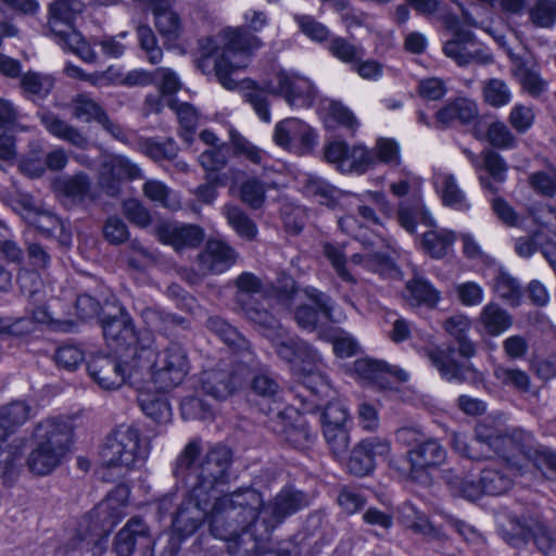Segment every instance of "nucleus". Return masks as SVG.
Returning <instances> with one entry per match:
<instances>
[{"instance_id": "4c0bfd02", "label": "nucleus", "mask_w": 556, "mask_h": 556, "mask_svg": "<svg viewBox=\"0 0 556 556\" xmlns=\"http://www.w3.org/2000/svg\"><path fill=\"white\" fill-rule=\"evenodd\" d=\"M142 191L146 198L163 207L169 210L180 207V201L176 193L161 180H147L142 186Z\"/></svg>"}, {"instance_id": "4be33fe9", "label": "nucleus", "mask_w": 556, "mask_h": 556, "mask_svg": "<svg viewBox=\"0 0 556 556\" xmlns=\"http://www.w3.org/2000/svg\"><path fill=\"white\" fill-rule=\"evenodd\" d=\"M142 177L139 166L128 157L114 155L105 161L100 174V184L110 195H115L119 190V181L123 179H138Z\"/></svg>"}, {"instance_id": "bf43d9fd", "label": "nucleus", "mask_w": 556, "mask_h": 556, "mask_svg": "<svg viewBox=\"0 0 556 556\" xmlns=\"http://www.w3.org/2000/svg\"><path fill=\"white\" fill-rule=\"evenodd\" d=\"M294 21L301 31L314 41H325L330 36L329 28L311 15H295Z\"/></svg>"}, {"instance_id": "680f3d73", "label": "nucleus", "mask_w": 556, "mask_h": 556, "mask_svg": "<svg viewBox=\"0 0 556 556\" xmlns=\"http://www.w3.org/2000/svg\"><path fill=\"white\" fill-rule=\"evenodd\" d=\"M323 251L324 255L331 263L338 276L346 282L354 283L355 278L349 273V270L345 267L346 258L342 251V248L334 245L332 243H325Z\"/></svg>"}, {"instance_id": "e433bc0d", "label": "nucleus", "mask_w": 556, "mask_h": 556, "mask_svg": "<svg viewBox=\"0 0 556 556\" xmlns=\"http://www.w3.org/2000/svg\"><path fill=\"white\" fill-rule=\"evenodd\" d=\"M506 428L498 418L485 417L476 426V440L494 452L495 448L502 447L501 438Z\"/></svg>"}, {"instance_id": "a211bd4d", "label": "nucleus", "mask_w": 556, "mask_h": 556, "mask_svg": "<svg viewBox=\"0 0 556 556\" xmlns=\"http://www.w3.org/2000/svg\"><path fill=\"white\" fill-rule=\"evenodd\" d=\"M244 380L242 365L236 370L217 367L206 369L200 377V389L215 400H226Z\"/></svg>"}, {"instance_id": "9d476101", "label": "nucleus", "mask_w": 556, "mask_h": 556, "mask_svg": "<svg viewBox=\"0 0 556 556\" xmlns=\"http://www.w3.org/2000/svg\"><path fill=\"white\" fill-rule=\"evenodd\" d=\"M236 286V300L247 318L258 325L262 333L270 327H276L278 320L268 311L267 292L263 281L254 274L244 271L237 277Z\"/></svg>"}, {"instance_id": "1a4fd4ad", "label": "nucleus", "mask_w": 556, "mask_h": 556, "mask_svg": "<svg viewBox=\"0 0 556 556\" xmlns=\"http://www.w3.org/2000/svg\"><path fill=\"white\" fill-rule=\"evenodd\" d=\"M149 453V445L139 430L129 425H121L106 438L100 457L105 467L129 470L143 463Z\"/></svg>"}, {"instance_id": "49530a36", "label": "nucleus", "mask_w": 556, "mask_h": 556, "mask_svg": "<svg viewBox=\"0 0 556 556\" xmlns=\"http://www.w3.org/2000/svg\"><path fill=\"white\" fill-rule=\"evenodd\" d=\"M58 43L63 49L72 51L87 63H96L98 60V55L94 50L76 30L70 31L67 35L58 38Z\"/></svg>"}, {"instance_id": "5fc2aeb1", "label": "nucleus", "mask_w": 556, "mask_h": 556, "mask_svg": "<svg viewBox=\"0 0 556 556\" xmlns=\"http://www.w3.org/2000/svg\"><path fill=\"white\" fill-rule=\"evenodd\" d=\"M354 371L361 379L378 381L390 372V367L381 361L359 358L354 362Z\"/></svg>"}, {"instance_id": "603ef678", "label": "nucleus", "mask_w": 556, "mask_h": 556, "mask_svg": "<svg viewBox=\"0 0 556 556\" xmlns=\"http://www.w3.org/2000/svg\"><path fill=\"white\" fill-rule=\"evenodd\" d=\"M328 49L334 58L352 66L364 56V49L362 47L355 46L341 37L331 39Z\"/></svg>"}, {"instance_id": "f704fd0d", "label": "nucleus", "mask_w": 556, "mask_h": 556, "mask_svg": "<svg viewBox=\"0 0 556 556\" xmlns=\"http://www.w3.org/2000/svg\"><path fill=\"white\" fill-rule=\"evenodd\" d=\"M479 321L491 336H498L513 324L510 315L495 303H488L479 315Z\"/></svg>"}, {"instance_id": "f3484780", "label": "nucleus", "mask_w": 556, "mask_h": 556, "mask_svg": "<svg viewBox=\"0 0 556 556\" xmlns=\"http://www.w3.org/2000/svg\"><path fill=\"white\" fill-rule=\"evenodd\" d=\"M303 292L315 307L304 304L296 308L294 318L299 327L306 331H314L327 320H340L333 319L331 301L327 294L314 287H306Z\"/></svg>"}, {"instance_id": "393cba45", "label": "nucleus", "mask_w": 556, "mask_h": 556, "mask_svg": "<svg viewBox=\"0 0 556 556\" xmlns=\"http://www.w3.org/2000/svg\"><path fill=\"white\" fill-rule=\"evenodd\" d=\"M433 185L444 206L462 213L470 210V201L453 174L443 170L435 172Z\"/></svg>"}, {"instance_id": "0e129e2a", "label": "nucleus", "mask_w": 556, "mask_h": 556, "mask_svg": "<svg viewBox=\"0 0 556 556\" xmlns=\"http://www.w3.org/2000/svg\"><path fill=\"white\" fill-rule=\"evenodd\" d=\"M324 437L334 456L344 454L350 444L345 427L323 426Z\"/></svg>"}, {"instance_id": "412c9836", "label": "nucleus", "mask_w": 556, "mask_h": 556, "mask_svg": "<svg viewBox=\"0 0 556 556\" xmlns=\"http://www.w3.org/2000/svg\"><path fill=\"white\" fill-rule=\"evenodd\" d=\"M102 331L108 344L115 352L125 349L130 350L131 355H134V348L137 346L140 336H136L132 320L124 308H121L118 316L108 317L102 320Z\"/></svg>"}, {"instance_id": "72a5a7b5", "label": "nucleus", "mask_w": 556, "mask_h": 556, "mask_svg": "<svg viewBox=\"0 0 556 556\" xmlns=\"http://www.w3.org/2000/svg\"><path fill=\"white\" fill-rule=\"evenodd\" d=\"M455 232L447 229L429 230L422 236V248L433 258H442L452 250Z\"/></svg>"}, {"instance_id": "2f4dec72", "label": "nucleus", "mask_w": 556, "mask_h": 556, "mask_svg": "<svg viewBox=\"0 0 556 556\" xmlns=\"http://www.w3.org/2000/svg\"><path fill=\"white\" fill-rule=\"evenodd\" d=\"M403 296L410 306L434 307L440 300V292L429 280L415 276L406 282Z\"/></svg>"}, {"instance_id": "c9c22d12", "label": "nucleus", "mask_w": 556, "mask_h": 556, "mask_svg": "<svg viewBox=\"0 0 556 556\" xmlns=\"http://www.w3.org/2000/svg\"><path fill=\"white\" fill-rule=\"evenodd\" d=\"M473 136L479 140L486 138L491 146L500 149H513L517 143L516 137L511 130L501 121L492 122L488 126L485 135L476 126L473 128Z\"/></svg>"}, {"instance_id": "dca6fc26", "label": "nucleus", "mask_w": 556, "mask_h": 556, "mask_svg": "<svg viewBox=\"0 0 556 556\" xmlns=\"http://www.w3.org/2000/svg\"><path fill=\"white\" fill-rule=\"evenodd\" d=\"M154 545L148 525L139 517L130 518L117 532L114 551L118 556H130L136 551L148 555Z\"/></svg>"}, {"instance_id": "5701e85b", "label": "nucleus", "mask_w": 556, "mask_h": 556, "mask_svg": "<svg viewBox=\"0 0 556 556\" xmlns=\"http://www.w3.org/2000/svg\"><path fill=\"white\" fill-rule=\"evenodd\" d=\"M84 8L80 0H53L49 4L48 26L56 39L75 30L74 21Z\"/></svg>"}, {"instance_id": "ddd939ff", "label": "nucleus", "mask_w": 556, "mask_h": 556, "mask_svg": "<svg viewBox=\"0 0 556 556\" xmlns=\"http://www.w3.org/2000/svg\"><path fill=\"white\" fill-rule=\"evenodd\" d=\"M88 372L93 381L104 390H115L129 382L139 387L130 379L131 361L127 363V369L123 363L113 355H96L88 363Z\"/></svg>"}, {"instance_id": "4d7b16f0", "label": "nucleus", "mask_w": 556, "mask_h": 556, "mask_svg": "<svg viewBox=\"0 0 556 556\" xmlns=\"http://www.w3.org/2000/svg\"><path fill=\"white\" fill-rule=\"evenodd\" d=\"M181 416L186 420L208 419L213 416V408L210 404L198 396H188L180 404Z\"/></svg>"}, {"instance_id": "58836bf2", "label": "nucleus", "mask_w": 556, "mask_h": 556, "mask_svg": "<svg viewBox=\"0 0 556 556\" xmlns=\"http://www.w3.org/2000/svg\"><path fill=\"white\" fill-rule=\"evenodd\" d=\"M494 377L504 387L520 393H528L531 389V378L522 369L498 365L494 368Z\"/></svg>"}, {"instance_id": "8fccbe9b", "label": "nucleus", "mask_w": 556, "mask_h": 556, "mask_svg": "<svg viewBox=\"0 0 556 556\" xmlns=\"http://www.w3.org/2000/svg\"><path fill=\"white\" fill-rule=\"evenodd\" d=\"M30 407L24 402H13L0 408V420L11 434L29 418Z\"/></svg>"}, {"instance_id": "6e6552de", "label": "nucleus", "mask_w": 556, "mask_h": 556, "mask_svg": "<svg viewBox=\"0 0 556 556\" xmlns=\"http://www.w3.org/2000/svg\"><path fill=\"white\" fill-rule=\"evenodd\" d=\"M72 427L61 418L41 421L36 430V448L30 453L27 464L36 475L45 476L54 470L70 450Z\"/></svg>"}, {"instance_id": "3c124183", "label": "nucleus", "mask_w": 556, "mask_h": 556, "mask_svg": "<svg viewBox=\"0 0 556 556\" xmlns=\"http://www.w3.org/2000/svg\"><path fill=\"white\" fill-rule=\"evenodd\" d=\"M483 97L491 106L501 108L510 102L511 92L505 81L491 78L483 86Z\"/></svg>"}, {"instance_id": "6e6d98bb", "label": "nucleus", "mask_w": 556, "mask_h": 556, "mask_svg": "<svg viewBox=\"0 0 556 556\" xmlns=\"http://www.w3.org/2000/svg\"><path fill=\"white\" fill-rule=\"evenodd\" d=\"M494 290L497 295L511 305H518L521 298V289L518 281L506 273H500L495 278Z\"/></svg>"}, {"instance_id": "f03ea898", "label": "nucleus", "mask_w": 556, "mask_h": 556, "mask_svg": "<svg viewBox=\"0 0 556 556\" xmlns=\"http://www.w3.org/2000/svg\"><path fill=\"white\" fill-rule=\"evenodd\" d=\"M190 370L188 353L180 344L170 342L159 351L153 334L140 332L131 358L130 379L134 383L152 384L155 391L165 392L176 388Z\"/></svg>"}, {"instance_id": "473e14b6", "label": "nucleus", "mask_w": 556, "mask_h": 556, "mask_svg": "<svg viewBox=\"0 0 556 556\" xmlns=\"http://www.w3.org/2000/svg\"><path fill=\"white\" fill-rule=\"evenodd\" d=\"M444 328L458 344V353L466 358H470L476 354V345L468 338L471 328V321L464 315H453L444 321Z\"/></svg>"}, {"instance_id": "bb28decb", "label": "nucleus", "mask_w": 556, "mask_h": 556, "mask_svg": "<svg viewBox=\"0 0 556 556\" xmlns=\"http://www.w3.org/2000/svg\"><path fill=\"white\" fill-rule=\"evenodd\" d=\"M407 458L412 472L417 473L443 465L446 451L437 439L428 438L421 444L412 447L407 452Z\"/></svg>"}, {"instance_id": "09e8293b", "label": "nucleus", "mask_w": 556, "mask_h": 556, "mask_svg": "<svg viewBox=\"0 0 556 556\" xmlns=\"http://www.w3.org/2000/svg\"><path fill=\"white\" fill-rule=\"evenodd\" d=\"M374 162V155L370 151L364 147L355 146L349 148L348 156L341 165V172L363 174Z\"/></svg>"}, {"instance_id": "6ab92c4d", "label": "nucleus", "mask_w": 556, "mask_h": 556, "mask_svg": "<svg viewBox=\"0 0 556 556\" xmlns=\"http://www.w3.org/2000/svg\"><path fill=\"white\" fill-rule=\"evenodd\" d=\"M155 235L162 243L173 247L175 251L197 248L204 239V231L200 226L178 222L159 224Z\"/></svg>"}, {"instance_id": "9b49d317", "label": "nucleus", "mask_w": 556, "mask_h": 556, "mask_svg": "<svg viewBox=\"0 0 556 556\" xmlns=\"http://www.w3.org/2000/svg\"><path fill=\"white\" fill-rule=\"evenodd\" d=\"M338 225L343 232L354 237L363 244L364 252L355 253L351 257L353 264L362 265L369 271H380L392 267L390 256L382 250L386 241L381 236L375 233L368 238L364 236L362 233L363 226L352 215L340 217Z\"/></svg>"}, {"instance_id": "864d4df0", "label": "nucleus", "mask_w": 556, "mask_h": 556, "mask_svg": "<svg viewBox=\"0 0 556 556\" xmlns=\"http://www.w3.org/2000/svg\"><path fill=\"white\" fill-rule=\"evenodd\" d=\"M285 440L294 448L305 450L314 441L315 434L305 422L296 425H286L281 429Z\"/></svg>"}, {"instance_id": "052dcab7", "label": "nucleus", "mask_w": 556, "mask_h": 556, "mask_svg": "<svg viewBox=\"0 0 556 556\" xmlns=\"http://www.w3.org/2000/svg\"><path fill=\"white\" fill-rule=\"evenodd\" d=\"M231 143L236 154L245 156V159L254 164H265L268 159L265 151L258 149L240 135H231Z\"/></svg>"}, {"instance_id": "0eeeda50", "label": "nucleus", "mask_w": 556, "mask_h": 556, "mask_svg": "<svg viewBox=\"0 0 556 556\" xmlns=\"http://www.w3.org/2000/svg\"><path fill=\"white\" fill-rule=\"evenodd\" d=\"M269 94L282 97L290 106L303 108L312 104L315 89L309 79L288 72H279L264 88L249 81L242 88V99L264 123L271 121Z\"/></svg>"}, {"instance_id": "c756f323", "label": "nucleus", "mask_w": 556, "mask_h": 556, "mask_svg": "<svg viewBox=\"0 0 556 556\" xmlns=\"http://www.w3.org/2000/svg\"><path fill=\"white\" fill-rule=\"evenodd\" d=\"M477 117L478 106L475 101L467 98L455 99L437 112V122L443 126H450L455 122L470 124Z\"/></svg>"}, {"instance_id": "c85d7f7f", "label": "nucleus", "mask_w": 556, "mask_h": 556, "mask_svg": "<svg viewBox=\"0 0 556 556\" xmlns=\"http://www.w3.org/2000/svg\"><path fill=\"white\" fill-rule=\"evenodd\" d=\"M139 390L138 403L144 415L157 424H165L169 421L172 417V409L167 400L160 394V391H155L152 384L140 383L136 387Z\"/></svg>"}, {"instance_id": "a19ab883", "label": "nucleus", "mask_w": 556, "mask_h": 556, "mask_svg": "<svg viewBox=\"0 0 556 556\" xmlns=\"http://www.w3.org/2000/svg\"><path fill=\"white\" fill-rule=\"evenodd\" d=\"M223 213L228 224L242 238L252 240L257 233L255 223L238 206L225 205Z\"/></svg>"}, {"instance_id": "79ce46f5", "label": "nucleus", "mask_w": 556, "mask_h": 556, "mask_svg": "<svg viewBox=\"0 0 556 556\" xmlns=\"http://www.w3.org/2000/svg\"><path fill=\"white\" fill-rule=\"evenodd\" d=\"M21 86L27 97L31 99H43L51 92L54 80L49 75L27 72L21 79Z\"/></svg>"}, {"instance_id": "a878e982", "label": "nucleus", "mask_w": 556, "mask_h": 556, "mask_svg": "<svg viewBox=\"0 0 556 556\" xmlns=\"http://www.w3.org/2000/svg\"><path fill=\"white\" fill-rule=\"evenodd\" d=\"M237 256V252L225 241L210 239L199 254V264L205 271L222 274L236 263Z\"/></svg>"}, {"instance_id": "338daca9", "label": "nucleus", "mask_w": 556, "mask_h": 556, "mask_svg": "<svg viewBox=\"0 0 556 556\" xmlns=\"http://www.w3.org/2000/svg\"><path fill=\"white\" fill-rule=\"evenodd\" d=\"M534 118L532 108L523 104L514 105L508 116L509 124L519 134L527 132L532 127Z\"/></svg>"}, {"instance_id": "20e7f679", "label": "nucleus", "mask_w": 556, "mask_h": 556, "mask_svg": "<svg viewBox=\"0 0 556 556\" xmlns=\"http://www.w3.org/2000/svg\"><path fill=\"white\" fill-rule=\"evenodd\" d=\"M265 336L279 358L290 364L291 369L302 377L304 387L320 400L332 399L336 393L328 380L321 355L307 342L290 337L279 321L268 328Z\"/></svg>"}, {"instance_id": "de8ad7c7", "label": "nucleus", "mask_w": 556, "mask_h": 556, "mask_svg": "<svg viewBox=\"0 0 556 556\" xmlns=\"http://www.w3.org/2000/svg\"><path fill=\"white\" fill-rule=\"evenodd\" d=\"M529 16L536 27H552L556 22V0H535L529 10Z\"/></svg>"}, {"instance_id": "a18cd8bd", "label": "nucleus", "mask_w": 556, "mask_h": 556, "mask_svg": "<svg viewBox=\"0 0 556 556\" xmlns=\"http://www.w3.org/2000/svg\"><path fill=\"white\" fill-rule=\"evenodd\" d=\"M306 190L312 195L317 197L320 204L328 206H334L337 202L346 195L323 178L313 176L307 181Z\"/></svg>"}, {"instance_id": "4468645a", "label": "nucleus", "mask_w": 556, "mask_h": 556, "mask_svg": "<svg viewBox=\"0 0 556 556\" xmlns=\"http://www.w3.org/2000/svg\"><path fill=\"white\" fill-rule=\"evenodd\" d=\"M513 480L509 473L497 464H491L480 471L479 479H466L462 483V494L464 497L476 501L482 494L501 495L510 489Z\"/></svg>"}, {"instance_id": "e2e57ef3", "label": "nucleus", "mask_w": 556, "mask_h": 556, "mask_svg": "<svg viewBox=\"0 0 556 556\" xmlns=\"http://www.w3.org/2000/svg\"><path fill=\"white\" fill-rule=\"evenodd\" d=\"M199 163L206 172V175L219 174L227 164L225 149L219 147L203 151L199 155Z\"/></svg>"}, {"instance_id": "69168bd1", "label": "nucleus", "mask_w": 556, "mask_h": 556, "mask_svg": "<svg viewBox=\"0 0 556 556\" xmlns=\"http://www.w3.org/2000/svg\"><path fill=\"white\" fill-rule=\"evenodd\" d=\"M241 200L252 208H258L265 201L264 184L255 178L247 179L240 189Z\"/></svg>"}, {"instance_id": "cd10ccee", "label": "nucleus", "mask_w": 556, "mask_h": 556, "mask_svg": "<svg viewBox=\"0 0 556 556\" xmlns=\"http://www.w3.org/2000/svg\"><path fill=\"white\" fill-rule=\"evenodd\" d=\"M27 224L38 230L46 238H55L60 244L70 245L72 233L64 223L48 211L27 210L24 216Z\"/></svg>"}, {"instance_id": "7c9ffc66", "label": "nucleus", "mask_w": 556, "mask_h": 556, "mask_svg": "<svg viewBox=\"0 0 556 556\" xmlns=\"http://www.w3.org/2000/svg\"><path fill=\"white\" fill-rule=\"evenodd\" d=\"M40 121L50 135L60 140L66 141L76 148H87V137L78 128L70 125L55 114L51 112L42 113L40 115Z\"/></svg>"}, {"instance_id": "f8f14e48", "label": "nucleus", "mask_w": 556, "mask_h": 556, "mask_svg": "<svg viewBox=\"0 0 556 556\" xmlns=\"http://www.w3.org/2000/svg\"><path fill=\"white\" fill-rule=\"evenodd\" d=\"M510 529L504 535L511 545L518 546L530 540L540 551L547 553L553 545V540L547 527L538 514H525L520 517H509Z\"/></svg>"}, {"instance_id": "7ed1b4c3", "label": "nucleus", "mask_w": 556, "mask_h": 556, "mask_svg": "<svg viewBox=\"0 0 556 556\" xmlns=\"http://www.w3.org/2000/svg\"><path fill=\"white\" fill-rule=\"evenodd\" d=\"M262 45L261 40L241 28H228L217 37L200 39L198 68L206 76L214 77L225 89L238 86L232 75L245 68L251 52Z\"/></svg>"}, {"instance_id": "ea45409f", "label": "nucleus", "mask_w": 556, "mask_h": 556, "mask_svg": "<svg viewBox=\"0 0 556 556\" xmlns=\"http://www.w3.org/2000/svg\"><path fill=\"white\" fill-rule=\"evenodd\" d=\"M138 150L154 161L174 160L178 153V147L173 139L159 141L152 138H140L137 142Z\"/></svg>"}, {"instance_id": "2eb2a0df", "label": "nucleus", "mask_w": 556, "mask_h": 556, "mask_svg": "<svg viewBox=\"0 0 556 556\" xmlns=\"http://www.w3.org/2000/svg\"><path fill=\"white\" fill-rule=\"evenodd\" d=\"M274 141L283 149L298 154H305L315 146L316 135L303 121L289 117L276 124Z\"/></svg>"}, {"instance_id": "c03bdc74", "label": "nucleus", "mask_w": 556, "mask_h": 556, "mask_svg": "<svg viewBox=\"0 0 556 556\" xmlns=\"http://www.w3.org/2000/svg\"><path fill=\"white\" fill-rule=\"evenodd\" d=\"M58 189L75 202L84 201L90 193V180L84 173L60 179L56 182Z\"/></svg>"}, {"instance_id": "423d86ee", "label": "nucleus", "mask_w": 556, "mask_h": 556, "mask_svg": "<svg viewBox=\"0 0 556 556\" xmlns=\"http://www.w3.org/2000/svg\"><path fill=\"white\" fill-rule=\"evenodd\" d=\"M207 328L216 333L237 354V362L242 365L243 377L245 378V371L251 375V391L263 400L269 401L275 406H269L266 414H273L277 418L283 419L286 409L280 402L281 388L271 372L261 367L254 352L251 350L250 342L236 328L218 316L207 319Z\"/></svg>"}, {"instance_id": "aec40b11", "label": "nucleus", "mask_w": 556, "mask_h": 556, "mask_svg": "<svg viewBox=\"0 0 556 556\" xmlns=\"http://www.w3.org/2000/svg\"><path fill=\"white\" fill-rule=\"evenodd\" d=\"M443 52L458 65L492 62L491 54L479 47L470 30H457L454 37L444 45Z\"/></svg>"}, {"instance_id": "f257e3e1", "label": "nucleus", "mask_w": 556, "mask_h": 556, "mask_svg": "<svg viewBox=\"0 0 556 556\" xmlns=\"http://www.w3.org/2000/svg\"><path fill=\"white\" fill-rule=\"evenodd\" d=\"M231 452L216 445L202 453L201 440L188 442L175 460L173 473L190 486L180 503L173 528L181 536L193 534L206 521L212 535L228 543L233 556H250L269 540L287 517L309 504L306 493L283 488L268 503L254 488H239L218 496L226 485Z\"/></svg>"}, {"instance_id": "39448f33", "label": "nucleus", "mask_w": 556, "mask_h": 556, "mask_svg": "<svg viewBox=\"0 0 556 556\" xmlns=\"http://www.w3.org/2000/svg\"><path fill=\"white\" fill-rule=\"evenodd\" d=\"M128 497L127 486H116L84 517L77 535L65 546L59 547L56 556H66L76 549L91 551L93 556L101 555L106 548L109 534L126 515Z\"/></svg>"}, {"instance_id": "b1692460", "label": "nucleus", "mask_w": 556, "mask_h": 556, "mask_svg": "<svg viewBox=\"0 0 556 556\" xmlns=\"http://www.w3.org/2000/svg\"><path fill=\"white\" fill-rule=\"evenodd\" d=\"M453 349H442L437 345L422 348L419 353L438 369L441 377L448 382H463L467 379L468 366H463L452 359Z\"/></svg>"}, {"instance_id": "37998d69", "label": "nucleus", "mask_w": 556, "mask_h": 556, "mask_svg": "<svg viewBox=\"0 0 556 556\" xmlns=\"http://www.w3.org/2000/svg\"><path fill=\"white\" fill-rule=\"evenodd\" d=\"M73 116L81 122L100 123L106 114L102 106L88 94H78L72 101Z\"/></svg>"}, {"instance_id": "13d9d810", "label": "nucleus", "mask_w": 556, "mask_h": 556, "mask_svg": "<svg viewBox=\"0 0 556 556\" xmlns=\"http://www.w3.org/2000/svg\"><path fill=\"white\" fill-rule=\"evenodd\" d=\"M137 36L140 47L147 53L148 60L152 64L161 62L163 56L162 49L157 46L156 37L148 25H139Z\"/></svg>"}, {"instance_id": "774afa93", "label": "nucleus", "mask_w": 556, "mask_h": 556, "mask_svg": "<svg viewBox=\"0 0 556 556\" xmlns=\"http://www.w3.org/2000/svg\"><path fill=\"white\" fill-rule=\"evenodd\" d=\"M84 361L83 351L72 344H66L60 346L55 352V362L56 364L66 369V370H75Z\"/></svg>"}]
</instances>
